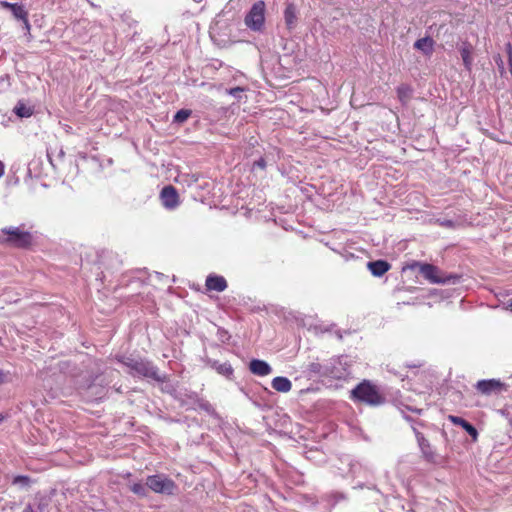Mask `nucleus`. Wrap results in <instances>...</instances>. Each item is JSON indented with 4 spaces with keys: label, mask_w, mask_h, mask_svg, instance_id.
Instances as JSON below:
<instances>
[{
    "label": "nucleus",
    "mask_w": 512,
    "mask_h": 512,
    "mask_svg": "<svg viewBox=\"0 0 512 512\" xmlns=\"http://www.w3.org/2000/svg\"><path fill=\"white\" fill-rule=\"evenodd\" d=\"M242 87H233L227 90V93L234 97H240V93L244 92Z\"/></svg>",
    "instance_id": "b1692460"
},
{
    "label": "nucleus",
    "mask_w": 512,
    "mask_h": 512,
    "mask_svg": "<svg viewBox=\"0 0 512 512\" xmlns=\"http://www.w3.org/2000/svg\"><path fill=\"white\" fill-rule=\"evenodd\" d=\"M253 167H257V168H260V169H265L266 168V161L264 158H260L259 160L255 161L254 164H253Z\"/></svg>",
    "instance_id": "a878e982"
},
{
    "label": "nucleus",
    "mask_w": 512,
    "mask_h": 512,
    "mask_svg": "<svg viewBox=\"0 0 512 512\" xmlns=\"http://www.w3.org/2000/svg\"><path fill=\"white\" fill-rule=\"evenodd\" d=\"M14 113L21 118L30 117L33 114V109L28 107L24 102L19 101L14 107Z\"/></svg>",
    "instance_id": "6ab92c4d"
},
{
    "label": "nucleus",
    "mask_w": 512,
    "mask_h": 512,
    "mask_svg": "<svg viewBox=\"0 0 512 512\" xmlns=\"http://www.w3.org/2000/svg\"><path fill=\"white\" fill-rule=\"evenodd\" d=\"M284 19L288 29L294 28L297 20L296 8L293 3L287 4L284 10Z\"/></svg>",
    "instance_id": "dca6fc26"
},
{
    "label": "nucleus",
    "mask_w": 512,
    "mask_h": 512,
    "mask_svg": "<svg viewBox=\"0 0 512 512\" xmlns=\"http://www.w3.org/2000/svg\"><path fill=\"white\" fill-rule=\"evenodd\" d=\"M460 54L465 68L470 70L472 66V46L467 42L463 43L460 48Z\"/></svg>",
    "instance_id": "f3484780"
},
{
    "label": "nucleus",
    "mask_w": 512,
    "mask_h": 512,
    "mask_svg": "<svg viewBox=\"0 0 512 512\" xmlns=\"http://www.w3.org/2000/svg\"><path fill=\"white\" fill-rule=\"evenodd\" d=\"M22 512H34V510L31 505H27Z\"/></svg>",
    "instance_id": "7c9ffc66"
},
{
    "label": "nucleus",
    "mask_w": 512,
    "mask_h": 512,
    "mask_svg": "<svg viewBox=\"0 0 512 512\" xmlns=\"http://www.w3.org/2000/svg\"><path fill=\"white\" fill-rule=\"evenodd\" d=\"M0 243L19 249H29L34 242L31 232L24 229V225L10 226L1 229Z\"/></svg>",
    "instance_id": "f03ea898"
},
{
    "label": "nucleus",
    "mask_w": 512,
    "mask_h": 512,
    "mask_svg": "<svg viewBox=\"0 0 512 512\" xmlns=\"http://www.w3.org/2000/svg\"><path fill=\"white\" fill-rule=\"evenodd\" d=\"M367 267L373 276L381 277L390 269L391 265L385 260H376L368 262Z\"/></svg>",
    "instance_id": "f8f14e48"
},
{
    "label": "nucleus",
    "mask_w": 512,
    "mask_h": 512,
    "mask_svg": "<svg viewBox=\"0 0 512 512\" xmlns=\"http://www.w3.org/2000/svg\"><path fill=\"white\" fill-rule=\"evenodd\" d=\"M265 21V3L258 1L253 4L250 11L245 16V24L254 31H260Z\"/></svg>",
    "instance_id": "20e7f679"
},
{
    "label": "nucleus",
    "mask_w": 512,
    "mask_h": 512,
    "mask_svg": "<svg viewBox=\"0 0 512 512\" xmlns=\"http://www.w3.org/2000/svg\"><path fill=\"white\" fill-rule=\"evenodd\" d=\"M11 12L16 19L23 21L27 29L30 28L28 11L25 9L23 4L14 3V7L12 8Z\"/></svg>",
    "instance_id": "2eb2a0df"
},
{
    "label": "nucleus",
    "mask_w": 512,
    "mask_h": 512,
    "mask_svg": "<svg viewBox=\"0 0 512 512\" xmlns=\"http://www.w3.org/2000/svg\"><path fill=\"white\" fill-rule=\"evenodd\" d=\"M18 483L28 485L30 483V478L25 475H18L16 477H14L13 484H18Z\"/></svg>",
    "instance_id": "5701e85b"
},
{
    "label": "nucleus",
    "mask_w": 512,
    "mask_h": 512,
    "mask_svg": "<svg viewBox=\"0 0 512 512\" xmlns=\"http://www.w3.org/2000/svg\"><path fill=\"white\" fill-rule=\"evenodd\" d=\"M271 385L274 390L281 393H287L292 388L291 381L288 378L282 376L275 377L272 380Z\"/></svg>",
    "instance_id": "4468645a"
},
{
    "label": "nucleus",
    "mask_w": 512,
    "mask_h": 512,
    "mask_svg": "<svg viewBox=\"0 0 512 512\" xmlns=\"http://www.w3.org/2000/svg\"><path fill=\"white\" fill-rule=\"evenodd\" d=\"M448 419L453 424H455L457 426H461L473 438L474 441L477 440V438H478L477 429L472 424H470L468 421H466L465 419H463L459 416H454V415H449Z\"/></svg>",
    "instance_id": "9b49d317"
},
{
    "label": "nucleus",
    "mask_w": 512,
    "mask_h": 512,
    "mask_svg": "<svg viewBox=\"0 0 512 512\" xmlns=\"http://www.w3.org/2000/svg\"><path fill=\"white\" fill-rule=\"evenodd\" d=\"M350 398L355 402L365 403L370 406L382 405L386 398L379 387L370 380H363L350 393Z\"/></svg>",
    "instance_id": "f257e3e1"
},
{
    "label": "nucleus",
    "mask_w": 512,
    "mask_h": 512,
    "mask_svg": "<svg viewBox=\"0 0 512 512\" xmlns=\"http://www.w3.org/2000/svg\"><path fill=\"white\" fill-rule=\"evenodd\" d=\"M227 281L223 276L210 274L205 281V287L208 291L222 292L227 288Z\"/></svg>",
    "instance_id": "1a4fd4ad"
},
{
    "label": "nucleus",
    "mask_w": 512,
    "mask_h": 512,
    "mask_svg": "<svg viewBox=\"0 0 512 512\" xmlns=\"http://www.w3.org/2000/svg\"><path fill=\"white\" fill-rule=\"evenodd\" d=\"M4 164L0 161V177L4 174Z\"/></svg>",
    "instance_id": "2f4dec72"
},
{
    "label": "nucleus",
    "mask_w": 512,
    "mask_h": 512,
    "mask_svg": "<svg viewBox=\"0 0 512 512\" xmlns=\"http://www.w3.org/2000/svg\"><path fill=\"white\" fill-rule=\"evenodd\" d=\"M213 368L221 375L230 377L233 374V368L229 363H213Z\"/></svg>",
    "instance_id": "aec40b11"
},
{
    "label": "nucleus",
    "mask_w": 512,
    "mask_h": 512,
    "mask_svg": "<svg viewBox=\"0 0 512 512\" xmlns=\"http://www.w3.org/2000/svg\"><path fill=\"white\" fill-rule=\"evenodd\" d=\"M420 447H421V450H422V453L424 455L425 460L428 461V462H431V463H435L437 455L431 449L430 444L428 443V441L423 439L420 442Z\"/></svg>",
    "instance_id": "a211bd4d"
},
{
    "label": "nucleus",
    "mask_w": 512,
    "mask_h": 512,
    "mask_svg": "<svg viewBox=\"0 0 512 512\" xmlns=\"http://www.w3.org/2000/svg\"><path fill=\"white\" fill-rule=\"evenodd\" d=\"M192 179H193L194 182L198 181V178L195 175H192Z\"/></svg>",
    "instance_id": "473e14b6"
},
{
    "label": "nucleus",
    "mask_w": 512,
    "mask_h": 512,
    "mask_svg": "<svg viewBox=\"0 0 512 512\" xmlns=\"http://www.w3.org/2000/svg\"><path fill=\"white\" fill-rule=\"evenodd\" d=\"M147 486L146 484H143L141 482H138V483H133L131 486H130V490L138 495V496H146L147 495Z\"/></svg>",
    "instance_id": "412c9836"
},
{
    "label": "nucleus",
    "mask_w": 512,
    "mask_h": 512,
    "mask_svg": "<svg viewBox=\"0 0 512 512\" xmlns=\"http://www.w3.org/2000/svg\"><path fill=\"white\" fill-rule=\"evenodd\" d=\"M0 6L4 9H9L10 11L14 7V3H10L8 1H0Z\"/></svg>",
    "instance_id": "cd10ccee"
},
{
    "label": "nucleus",
    "mask_w": 512,
    "mask_h": 512,
    "mask_svg": "<svg viewBox=\"0 0 512 512\" xmlns=\"http://www.w3.org/2000/svg\"><path fill=\"white\" fill-rule=\"evenodd\" d=\"M6 373L0 370V385L6 382Z\"/></svg>",
    "instance_id": "c85d7f7f"
},
{
    "label": "nucleus",
    "mask_w": 512,
    "mask_h": 512,
    "mask_svg": "<svg viewBox=\"0 0 512 512\" xmlns=\"http://www.w3.org/2000/svg\"><path fill=\"white\" fill-rule=\"evenodd\" d=\"M477 392L483 396L500 395L508 390L506 383L499 379L479 380L475 384Z\"/></svg>",
    "instance_id": "423d86ee"
},
{
    "label": "nucleus",
    "mask_w": 512,
    "mask_h": 512,
    "mask_svg": "<svg viewBox=\"0 0 512 512\" xmlns=\"http://www.w3.org/2000/svg\"><path fill=\"white\" fill-rule=\"evenodd\" d=\"M160 200L162 205L169 210L175 209L180 203L179 194L172 185H167L162 188Z\"/></svg>",
    "instance_id": "6e6552de"
},
{
    "label": "nucleus",
    "mask_w": 512,
    "mask_h": 512,
    "mask_svg": "<svg viewBox=\"0 0 512 512\" xmlns=\"http://www.w3.org/2000/svg\"><path fill=\"white\" fill-rule=\"evenodd\" d=\"M2 419H3V418H2V417H0V421H2Z\"/></svg>",
    "instance_id": "72a5a7b5"
},
{
    "label": "nucleus",
    "mask_w": 512,
    "mask_h": 512,
    "mask_svg": "<svg viewBox=\"0 0 512 512\" xmlns=\"http://www.w3.org/2000/svg\"><path fill=\"white\" fill-rule=\"evenodd\" d=\"M418 267L421 275L428 280L430 283H446L449 281L452 276L444 277L441 275V271L438 267L435 265L429 264V263H420V262H414L411 264L410 268L414 269Z\"/></svg>",
    "instance_id": "0eeeda50"
},
{
    "label": "nucleus",
    "mask_w": 512,
    "mask_h": 512,
    "mask_svg": "<svg viewBox=\"0 0 512 512\" xmlns=\"http://www.w3.org/2000/svg\"><path fill=\"white\" fill-rule=\"evenodd\" d=\"M249 369L252 374L257 376H267L272 372L271 366L267 362L259 359L251 360Z\"/></svg>",
    "instance_id": "9d476101"
},
{
    "label": "nucleus",
    "mask_w": 512,
    "mask_h": 512,
    "mask_svg": "<svg viewBox=\"0 0 512 512\" xmlns=\"http://www.w3.org/2000/svg\"><path fill=\"white\" fill-rule=\"evenodd\" d=\"M506 309L512 312V299L506 302Z\"/></svg>",
    "instance_id": "c756f323"
},
{
    "label": "nucleus",
    "mask_w": 512,
    "mask_h": 512,
    "mask_svg": "<svg viewBox=\"0 0 512 512\" xmlns=\"http://www.w3.org/2000/svg\"><path fill=\"white\" fill-rule=\"evenodd\" d=\"M146 486L155 493L172 495L176 489L174 481L162 475L148 476Z\"/></svg>",
    "instance_id": "39448f33"
},
{
    "label": "nucleus",
    "mask_w": 512,
    "mask_h": 512,
    "mask_svg": "<svg viewBox=\"0 0 512 512\" xmlns=\"http://www.w3.org/2000/svg\"><path fill=\"white\" fill-rule=\"evenodd\" d=\"M191 110L181 109L174 115V122L183 123L191 116Z\"/></svg>",
    "instance_id": "4be33fe9"
},
{
    "label": "nucleus",
    "mask_w": 512,
    "mask_h": 512,
    "mask_svg": "<svg viewBox=\"0 0 512 512\" xmlns=\"http://www.w3.org/2000/svg\"><path fill=\"white\" fill-rule=\"evenodd\" d=\"M406 88L404 87H399L397 89V93H398V97L401 101H403V99L406 97Z\"/></svg>",
    "instance_id": "bb28decb"
},
{
    "label": "nucleus",
    "mask_w": 512,
    "mask_h": 512,
    "mask_svg": "<svg viewBox=\"0 0 512 512\" xmlns=\"http://www.w3.org/2000/svg\"><path fill=\"white\" fill-rule=\"evenodd\" d=\"M119 361L130 369V374L133 376H141L155 380L159 379L157 369L146 360L128 357L119 359Z\"/></svg>",
    "instance_id": "7ed1b4c3"
},
{
    "label": "nucleus",
    "mask_w": 512,
    "mask_h": 512,
    "mask_svg": "<svg viewBox=\"0 0 512 512\" xmlns=\"http://www.w3.org/2000/svg\"><path fill=\"white\" fill-rule=\"evenodd\" d=\"M434 43V40L431 37L427 36L418 39L414 43V48L422 51L423 54H425L426 56H430L434 51Z\"/></svg>",
    "instance_id": "ddd939ff"
},
{
    "label": "nucleus",
    "mask_w": 512,
    "mask_h": 512,
    "mask_svg": "<svg viewBox=\"0 0 512 512\" xmlns=\"http://www.w3.org/2000/svg\"><path fill=\"white\" fill-rule=\"evenodd\" d=\"M505 48H506V52H507V55H508L509 65H510V67H512V44L511 43H507L505 45Z\"/></svg>",
    "instance_id": "393cba45"
}]
</instances>
